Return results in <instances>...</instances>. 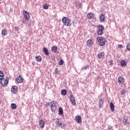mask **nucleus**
Here are the masks:
<instances>
[{
	"mask_svg": "<svg viewBox=\"0 0 130 130\" xmlns=\"http://www.w3.org/2000/svg\"><path fill=\"white\" fill-rule=\"evenodd\" d=\"M96 31L98 35H103L104 31V26L102 24H99L97 26Z\"/></svg>",
	"mask_w": 130,
	"mask_h": 130,
	"instance_id": "obj_2",
	"label": "nucleus"
},
{
	"mask_svg": "<svg viewBox=\"0 0 130 130\" xmlns=\"http://www.w3.org/2000/svg\"><path fill=\"white\" fill-rule=\"evenodd\" d=\"M118 84H123L124 83V79L123 77H120L118 79Z\"/></svg>",
	"mask_w": 130,
	"mask_h": 130,
	"instance_id": "obj_14",
	"label": "nucleus"
},
{
	"mask_svg": "<svg viewBox=\"0 0 130 130\" xmlns=\"http://www.w3.org/2000/svg\"><path fill=\"white\" fill-rule=\"evenodd\" d=\"M3 79H4V73H3V71H0V80H2Z\"/></svg>",
	"mask_w": 130,
	"mask_h": 130,
	"instance_id": "obj_28",
	"label": "nucleus"
},
{
	"mask_svg": "<svg viewBox=\"0 0 130 130\" xmlns=\"http://www.w3.org/2000/svg\"><path fill=\"white\" fill-rule=\"evenodd\" d=\"M70 99L72 105H76V100L74 96V95L71 94Z\"/></svg>",
	"mask_w": 130,
	"mask_h": 130,
	"instance_id": "obj_9",
	"label": "nucleus"
},
{
	"mask_svg": "<svg viewBox=\"0 0 130 130\" xmlns=\"http://www.w3.org/2000/svg\"><path fill=\"white\" fill-rule=\"evenodd\" d=\"M1 84L3 86V87H7V86H8V84H9V80L3 78L1 80Z\"/></svg>",
	"mask_w": 130,
	"mask_h": 130,
	"instance_id": "obj_6",
	"label": "nucleus"
},
{
	"mask_svg": "<svg viewBox=\"0 0 130 130\" xmlns=\"http://www.w3.org/2000/svg\"><path fill=\"white\" fill-rule=\"evenodd\" d=\"M59 114H63V110H62V108L60 107L59 108Z\"/></svg>",
	"mask_w": 130,
	"mask_h": 130,
	"instance_id": "obj_27",
	"label": "nucleus"
},
{
	"mask_svg": "<svg viewBox=\"0 0 130 130\" xmlns=\"http://www.w3.org/2000/svg\"><path fill=\"white\" fill-rule=\"evenodd\" d=\"M87 17L88 19H93L94 17H95V15L92 14V13H89L87 15Z\"/></svg>",
	"mask_w": 130,
	"mask_h": 130,
	"instance_id": "obj_18",
	"label": "nucleus"
},
{
	"mask_svg": "<svg viewBox=\"0 0 130 130\" xmlns=\"http://www.w3.org/2000/svg\"><path fill=\"white\" fill-rule=\"evenodd\" d=\"M11 92L12 94H16L18 92V86H13L11 88Z\"/></svg>",
	"mask_w": 130,
	"mask_h": 130,
	"instance_id": "obj_10",
	"label": "nucleus"
},
{
	"mask_svg": "<svg viewBox=\"0 0 130 130\" xmlns=\"http://www.w3.org/2000/svg\"><path fill=\"white\" fill-rule=\"evenodd\" d=\"M16 81L17 82L18 84H20L21 83H23V81H24V79L21 76H19L16 77Z\"/></svg>",
	"mask_w": 130,
	"mask_h": 130,
	"instance_id": "obj_8",
	"label": "nucleus"
},
{
	"mask_svg": "<svg viewBox=\"0 0 130 130\" xmlns=\"http://www.w3.org/2000/svg\"><path fill=\"white\" fill-rule=\"evenodd\" d=\"M95 79H96V80H99V79H100V77H98L97 78H95Z\"/></svg>",
	"mask_w": 130,
	"mask_h": 130,
	"instance_id": "obj_42",
	"label": "nucleus"
},
{
	"mask_svg": "<svg viewBox=\"0 0 130 130\" xmlns=\"http://www.w3.org/2000/svg\"><path fill=\"white\" fill-rule=\"evenodd\" d=\"M110 64H111V66H113V60L110 61Z\"/></svg>",
	"mask_w": 130,
	"mask_h": 130,
	"instance_id": "obj_40",
	"label": "nucleus"
},
{
	"mask_svg": "<svg viewBox=\"0 0 130 130\" xmlns=\"http://www.w3.org/2000/svg\"><path fill=\"white\" fill-rule=\"evenodd\" d=\"M51 110L52 112H55L56 110L57 109V106L56 104H57V102L56 101H53L51 102Z\"/></svg>",
	"mask_w": 130,
	"mask_h": 130,
	"instance_id": "obj_3",
	"label": "nucleus"
},
{
	"mask_svg": "<svg viewBox=\"0 0 130 130\" xmlns=\"http://www.w3.org/2000/svg\"><path fill=\"white\" fill-rule=\"evenodd\" d=\"M44 53L46 55H49V53L48 52V49L47 48H43Z\"/></svg>",
	"mask_w": 130,
	"mask_h": 130,
	"instance_id": "obj_21",
	"label": "nucleus"
},
{
	"mask_svg": "<svg viewBox=\"0 0 130 130\" xmlns=\"http://www.w3.org/2000/svg\"><path fill=\"white\" fill-rule=\"evenodd\" d=\"M62 22L65 26H69L70 25V23H71V19L68 17H64L62 19Z\"/></svg>",
	"mask_w": 130,
	"mask_h": 130,
	"instance_id": "obj_4",
	"label": "nucleus"
},
{
	"mask_svg": "<svg viewBox=\"0 0 130 130\" xmlns=\"http://www.w3.org/2000/svg\"><path fill=\"white\" fill-rule=\"evenodd\" d=\"M23 13L25 20H27V21L30 20V15H29V13L25 10H24Z\"/></svg>",
	"mask_w": 130,
	"mask_h": 130,
	"instance_id": "obj_7",
	"label": "nucleus"
},
{
	"mask_svg": "<svg viewBox=\"0 0 130 130\" xmlns=\"http://www.w3.org/2000/svg\"><path fill=\"white\" fill-rule=\"evenodd\" d=\"M75 120L77 123H81L82 122V117L80 115L75 117Z\"/></svg>",
	"mask_w": 130,
	"mask_h": 130,
	"instance_id": "obj_12",
	"label": "nucleus"
},
{
	"mask_svg": "<svg viewBox=\"0 0 130 130\" xmlns=\"http://www.w3.org/2000/svg\"><path fill=\"white\" fill-rule=\"evenodd\" d=\"M11 106L12 109H16V108H17V105H16V104H11Z\"/></svg>",
	"mask_w": 130,
	"mask_h": 130,
	"instance_id": "obj_29",
	"label": "nucleus"
},
{
	"mask_svg": "<svg viewBox=\"0 0 130 130\" xmlns=\"http://www.w3.org/2000/svg\"><path fill=\"white\" fill-rule=\"evenodd\" d=\"M49 105H50L49 103H46V106H47V107H48L49 106Z\"/></svg>",
	"mask_w": 130,
	"mask_h": 130,
	"instance_id": "obj_41",
	"label": "nucleus"
},
{
	"mask_svg": "<svg viewBox=\"0 0 130 130\" xmlns=\"http://www.w3.org/2000/svg\"><path fill=\"white\" fill-rule=\"evenodd\" d=\"M122 121L124 125H126V124H128V123H129L127 119V117H126L125 115L123 116Z\"/></svg>",
	"mask_w": 130,
	"mask_h": 130,
	"instance_id": "obj_11",
	"label": "nucleus"
},
{
	"mask_svg": "<svg viewBox=\"0 0 130 130\" xmlns=\"http://www.w3.org/2000/svg\"><path fill=\"white\" fill-rule=\"evenodd\" d=\"M62 64H63V60L62 59H61L59 61V66H62Z\"/></svg>",
	"mask_w": 130,
	"mask_h": 130,
	"instance_id": "obj_33",
	"label": "nucleus"
},
{
	"mask_svg": "<svg viewBox=\"0 0 130 130\" xmlns=\"http://www.w3.org/2000/svg\"><path fill=\"white\" fill-rule=\"evenodd\" d=\"M36 60H37V61H38V62L41 61V60H42V58L41 57V56L40 55L39 56H37L36 57Z\"/></svg>",
	"mask_w": 130,
	"mask_h": 130,
	"instance_id": "obj_22",
	"label": "nucleus"
},
{
	"mask_svg": "<svg viewBox=\"0 0 130 130\" xmlns=\"http://www.w3.org/2000/svg\"><path fill=\"white\" fill-rule=\"evenodd\" d=\"M110 109L111 111H114V104L113 102L110 103Z\"/></svg>",
	"mask_w": 130,
	"mask_h": 130,
	"instance_id": "obj_23",
	"label": "nucleus"
},
{
	"mask_svg": "<svg viewBox=\"0 0 130 130\" xmlns=\"http://www.w3.org/2000/svg\"><path fill=\"white\" fill-rule=\"evenodd\" d=\"M61 94L63 96H66V95H67V90L62 89L61 91Z\"/></svg>",
	"mask_w": 130,
	"mask_h": 130,
	"instance_id": "obj_26",
	"label": "nucleus"
},
{
	"mask_svg": "<svg viewBox=\"0 0 130 130\" xmlns=\"http://www.w3.org/2000/svg\"><path fill=\"white\" fill-rule=\"evenodd\" d=\"M96 40L98 41L99 45L100 46H104L105 45V43H106V40L105 38L101 37H98L96 38Z\"/></svg>",
	"mask_w": 130,
	"mask_h": 130,
	"instance_id": "obj_1",
	"label": "nucleus"
},
{
	"mask_svg": "<svg viewBox=\"0 0 130 130\" xmlns=\"http://www.w3.org/2000/svg\"><path fill=\"white\" fill-rule=\"evenodd\" d=\"M82 70H83V71H86V70H89V65H87L84 67H83L82 68Z\"/></svg>",
	"mask_w": 130,
	"mask_h": 130,
	"instance_id": "obj_30",
	"label": "nucleus"
},
{
	"mask_svg": "<svg viewBox=\"0 0 130 130\" xmlns=\"http://www.w3.org/2000/svg\"><path fill=\"white\" fill-rule=\"evenodd\" d=\"M22 23H24V21L23 20L22 21Z\"/></svg>",
	"mask_w": 130,
	"mask_h": 130,
	"instance_id": "obj_43",
	"label": "nucleus"
},
{
	"mask_svg": "<svg viewBox=\"0 0 130 130\" xmlns=\"http://www.w3.org/2000/svg\"><path fill=\"white\" fill-rule=\"evenodd\" d=\"M107 130H114V128H113V126L109 125L108 126Z\"/></svg>",
	"mask_w": 130,
	"mask_h": 130,
	"instance_id": "obj_31",
	"label": "nucleus"
},
{
	"mask_svg": "<svg viewBox=\"0 0 130 130\" xmlns=\"http://www.w3.org/2000/svg\"><path fill=\"white\" fill-rule=\"evenodd\" d=\"M100 20L101 22H104L105 21V15L102 14L100 16Z\"/></svg>",
	"mask_w": 130,
	"mask_h": 130,
	"instance_id": "obj_16",
	"label": "nucleus"
},
{
	"mask_svg": "<svg viewBox=\"0 0 130 130\" xmlns=\"http://www.w3.org/2000/svg\"><path fill=\"white\" fill-rule=\"evenodd\" d=\"M78 8H79V9H80V8H82V4L78 3Z\"/></svg>",
	"mask_w": 130,
	"mask_h": 130,
	"instance_id": "obj_36",
	"label": "nucleus"
},
{
	"mask_svg": "<svg viewBox=\"0 0 130 130\" xmlns=\"http://www.w3.org/2000/svg\"><path fill=\"white\" fill-rule=\"evenodd\" d=\"M126 48H127V50H128V51H130V43H128L126 45Z\"/></svg>",
	"mask_w": 130,
	"mask_h": 130,
	"instance_id": "obj_35",
	"label": "nucleus"
},
{
	"mask_svg": "<svg viewBox=\"0 0 130 130\" xmlns=\"http://www.w3.org/2000/svg\"><path fill=\"white\" fill-rule=\"evenodd\" d=\"M125 93H126V91H125V90H124V89L121 90V94H122V95H124V94H125Z\"/></svg>",
	"mask_w": 130,
	"mask_h": 130,
	"instance_id": "obj_34",
	"label": "nucleus"
},
{
	"mask_svg": "<svg viewBox=\"0 0 130 130\" xmlns=\"http://www.w3.org/2000/svg\"><path fill=\"white\" fill-rule=\"evenodd\" d=\"M104 52H101L100 54H98V58H101L103 56H104L105 55Z\"/></svg>",
	"mask_w": 130,
	"mask_h": 130,
	"instance_id": "obj_25",
	"label": "nucleus"
},
{
	"mask_svg": "<svg viewBox=\"0 0 130 130\" xmlns=\"http://www.w3.org/2000/svg\"><path fill=\"white\" fill-rule=\"evenodd\" d=\"M52 52L55 53L57 51V47L56 46H53L51 47Z\"/></svg>",
	"mask_w": 130,
	"mask_h": 130,
	"instance_id": "obj_20",
	"label": "nucleus"
},
{
	"mask_svg": "<svg viewBox=\"0 0 130 130\" xmlns=\"http://www.w3.org/2000/svg\"><path fill=\"white\" fill-rule=\"evenodd\" d=\"M87 45L88 47H91L93 45V41L91 40H88L87 42Z\"/></svg>",
	"mask_w": 130,
	"mask_h": 130,
	"instance_id": "obj_17",
	"label": "nucleus"
},
{
	"mask_svg": "<svg viewBox=\"0 0 130 130\" xmlns=\"http://www.w3.org/2000/svg\"><path fill=\"white\" fill-rule=\"evenodd\" d=\"M39 124L40 125L41 128H44V126L45 125V122H44V120H41L39 121Z\"/></svg>",
	"mask_w": 130,
	"mask_h": 130,
	"instance_id": "obj_13",
	"label": "nucleus"
},
{
	"mask_svg": "<svg viewBox=\"0 0 130 130\" xmlns=\"http://www.w3.org/2000/svg\"><path fill=\"white\" fill-rule=\"evenodd\" d=\"M55 73L57 75V74H58V69H57V68L55 69Z\"/></svg>",
	"mask_w": 130,
	"mask_h": 130,
	"instance_id": "obj_39",
	"label": "nucleus"
},
{
	"mask_svg": "<svg viewBox=\"0 0 130 130\" xmlns=\"http://www.w3.org/2000/svg\"><path fill=\"white\" fill-rule=\"evenodd\" d=\"M55 124L56 125H57V126L58 127H60V126L61 127H62V126H66V125L64 124V123H63V121H61V120L57 119L56 121H55Z\"/></svg>",
	"mask_w": 130,
	"mask_h": 130,
	"instance_id": "obj_5",
	"label": "nucleus"
},
{
	"mask_svg": "<svg viewBox=\"0 0 130 130\" xmlns=\"http://www.w3.org/2000/svg\"><path fill=\"white\" fill-rule=\"evenodd\" d=\"M43 7L45 10H47L48 9V5L47 4H44L43 5Z\"/></svg>",
	"mask_w": 130,
	"mask_h": 130,
	"instance_id": "obj_32",
	"label": "nucleus"
},
{
	"mask_svg": "<svg viewBox=\"0 0 130 130\" xmlns=\"http://www.w3.org/2000/svg\"><path fill=\"white\" fill-rule=\"evenodd\" d=\"M120 64L122 67H126V61H125V60H121L120 61Z\"/></svg>",
	"mask_w": 130,
	"mask_h": 130,
	"instance_id": "obj_19",
	"label": "nucleus"
},
{
	"mask_svg": "<svg viewBox=\"0 0 130 130\" xmlns=\"http://www.w3.org/2000/svg\"><path fill=\"white\" fill-rule=\"evenodd\" d=\"M15 30H16V31H19V30H20V28L18 26H15Z\"/></svg>",
	"mask_w": 130,
	"mask_h": 130,
	"instance_id": "obj_37",
	"label": "nucleus"
},
{
	"mask_svg": "<svg viewBox=\"0 0 130 130\" xmlns=\"http://www.w3.org/2000/svg\"><path fill=\"white\" fill-rule=\"evenodd\" d=\"M103 102H104V100L102 98L100 99L99 101V105L100 108L103 106Z\"/></svg>",
	"mask_w": 130,
	"mask_h": 130,
	"instance_id": "obj_15",
	"label": "nucleus"
},
{
	"mask_svg": "<svg viewBox=\"0 0 130 130\" xmlns=\"http://www.w3.org/2000/svg\"><path fill=\"white\" fill-rule=\"evenodd\" d=\"M7 33H8V31H7L6 29H4L2 31V36H6Z\"/></svg>",
	"mask_w": 130,
	"mask_h": 130,
	"instance_id": "obj_24",
	"label": "nucleus"
},
{
	"mask_svg": "<svg viewBox=\"0 0 130 130\" xmlns=\"http://www.w3.org/2000/svg\"><path fill=\"white\" fill-rule=\"evenodd\" d=\"M118 48H123V46L122 45H118Z\"/></svg>",
	"mask_w": 130,
	"mask_h": 130,
	"instance_id": "obj_38",
	"label": "nucleus"
}]
</instances>
